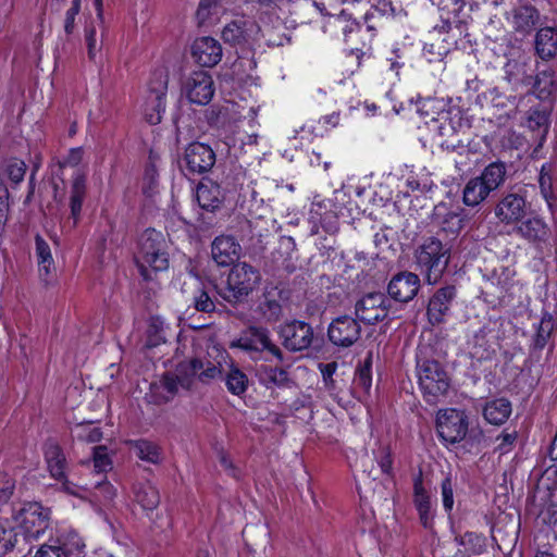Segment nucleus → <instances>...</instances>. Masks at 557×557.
<instances>
[{
	"instance_id": "obj_1",
	"label": "nucleus",
	"mask_w": 557,
	"mask_h": 557,
	"mask_svg": "<svg viewBox=\"0 0 557 557\" xmlns=\"http://www.w3.org/2000/svg\"><path fill=\"white\" fill-rule=\"evenodd\" d=\"M221 375L222 368L220 363L197 358L183 361L176 367L174 373H166L161 380V387L166 393L163 397L169 400L174 397L180 388H190L196 377L201 382H210Z\"/></svg>"
},
{
	"instance_id": "obj_2",
	"label": "nucleus",
	"mask_w": 557,
	"mask_h": 557,
	"mask_svg": "<svg viewBox=\"0 0 557 557\" xmlns=\"http://www.w3.org/2000/svg\"><path fill=\"white\" fill-rule=\"evenodd\" d=\"M168 240L162 232L146 230L138 243L137 264L145 278L150 277L149 270L164 271L169 267Z\"/></svg>"
},
{
	"instance_id": "obj_3",
	"label": "nucleus",
	"mask_w": 557,
	"mask_h": 557,
	"mask_svg": "<svg viewBox=\"0 0 557 557\" xmlns=\"http://www.w3.org/2000/svg\"><path fill=\"white\" fill-rule=\"evenodd\" d=\"M449 248L431 237L416 250V263L429 284H436L449 262Z\"/></svg>"
},
{
	"instance_id": "obj_4",
	"label": "nucleus",
	"mask_w": 557,
	"mask_h": 557,
	"mask_svg": "<svg viewBox=\"0 0 557 557\" xmlns=\"http://www.w3.org/2000/svg\"><path fill=\"white\" fill-rule=\"evenodd\" d=\"M260 272L246 262H238L231 269L226 286L220 295L231 304L244 301L260 284Z\"/></svg>"
},
{
	"instance_id": "obj_5",
	"label": "nucleus",
	"mask_w": 557,
	"mask_h": 557,
	"mask_svg": "<svg viewBox=\"0 0 557 557\" xmlns=\"http://www.w3.org/2000/svg\"><path fill=\"white\" fill-rule=\"evenodd\" d=\"M506 177V166L502 162L488 164L481 175L471 178L463 188V202L475 207L483 202L488 195L496 190Z\"/></svg>"
},
{
	"instance_id": "obj_6",
	"label": "nucleus",
	"mask_w": 557,
	"mask_h": 557,
	"mask_svg": "<svg viewBox=\"0 0 557 557\" xmlns=\"http://www.w3.org/2000/svg\"><path fill=\"white\" fill-rule=\"evenodd\" d=\"M417 373L419 385L424 396L428 397V401H434L435 398L447 392L449 379L440 362L429 359H418Z\"/></svg>"
},
{
	"instance_id": "obj_7",
	"label": "nucleus",
	"mask_w": 557,
	"mask_h": 557,
	"mask_svg": "<svg viewBox=\"0 0 557 557\" xmlns=\"http://www.w3.org/2000/svg\"><path fill=\"white\" fill-rule=\"evenodd\" d=\"M85 547L83 537L76 531L64 529L40 545L34 557H81Z\"/></svg>"
},
{
	"instance_id": "obj_8",
	"label": "nucleus",
	"mask_w": 557,
	"mask_h": 557,
	"mask_svg": "<svg viewBox=\"0 0 557 557\" xmlns=\"http://www.w3.org/2000/svg\"><path fill=\"white\" fill-rule=\"evenodd\" d=\"M17 527L28 539L37 540L50 524V510L39 503H26L14 515Z\"/></svg>"
},
{
	"instance_id": "obj_9",
	"label": "nucleus",
	"mask_w": 557,
	"mask_h": 557,
	"mask_svg": "<svg viewBox=\"0 0 557 557\" xmlns=\"http://www.w3.org/2000/svg\"><path fill=\"white\" fill-rule=\"evenodd\" d=\"M168 83L169 75L164 69L156 70L152 73L145 101V116L147 122L152 125L161 122L162 113L165 111Z\"/></svg>"
},
{
	"instance_id": "obj_10",
	"label": "nucleus",
	"mask_w": 557,
	"mask_h": 557,
	"mask_svg": "<svg viewBox=\"0 0 557 557\" xmlns=\"http://www.w3.org/2000/svg\"><path fill=\"white\" fill-rule=\"evenodd\" d=\"M436 428L438 436L446 445L456 444L467 435L468 419L463 411L446 408L437 412Z\"/></svg>"
},
{
	"instance_id": "obj_11",
	"label": "nucleus",
	"mask_w": 557,
	"mask_h": 557,
	"mask_svg": "<svg viewBox=\"0 0 557 557\" xmlns=\"http://www.w3.org/2000/svg\"><path fill=\"white\" fill-rule=\"evenodd\" d=\"M505 78L508 83L513 85H531L539 92V97H543L544 94H550V87L553 85L552 75L546 71L539 74L533 82V77L527 72V64L516 60L508 61L505 64Z\"/></svg>"
},
{
	"instance_id": "obj_12",
	"label": "nucleus",
	"mask_w": 557,
	"mask_h": 557,
	"mask_svg": "<svg viewBox=\"0 0 557 557\" xmlns=\"http://www.w3.org/2000/svg\"><path fill=\"white\" fill-rule=\"evenodd\" d=\"M215 163L213 149L202 143L189 144L184 152L182 168L186 174H202L211 170Z\"/></svg>"
},
{
	"instance_id": "obj_13",
	"label": "nucleus",
	"mask_w": 557,
	"mask_h": 557,
	"mask_svg": "<svg viewBox=\"0 0 557 557\" xmlns=\"http://www.w3.org/2000/svg\"><path fill=\"white\" fill-rule=\"evenodd\" d=\"M183 92L191 103L206 106L214 95L211 75L206 71L190 73L183 83Z\"/></svg>"
},
{
	"instance_id": "obj_14",
	"label": "nucleus",
	"mask_w": 557,
	"mask_h": 557,
	"mask_svg": "<svg viewBox=\"0 0 557 557\" xmlns=\"http://www.w3.org/2000/svg\"><path fill=\"white\" fill-rule=\"evenodd\" d=\"M361 326L358 320L349 315L335 318L327 327L330 342L337 347H350L358 342Z\"/></svg>"
},
{
	"instance_id": "obj_15",
	"label": "nucleus",
	"mask_w": 557,
	"mask_h": 557,
	"mask_svg": "<svg viewBox=\"0 0 557 557\" xmlns=\"http://www.w3.org/2000/svg\"><path fill=\"white\" fill-rule=\"evenodd\" d=\"M231 346L250 352L268 350L272 355L281 358L280 348L272 343L269 331L263 327L251 326L247 329Z\"/></svg>"
},
{
	"instance_id": "obj_16",
	"label": "nucleus",
	"mask_w": 557,
	"mask_h": 557,
	"mask_svg": "<svg viewBox=\"0 0 557 557\" xmlns=\"http://www.w3.org/2000/svg\"><path fill=\"white\" fill-rule=\"evenodd\" d=\"M355 313L358 320L374 324L387 317L388 300L382 293H370L356 302Z\"/></svg>"
},
{
	"instance_id": "obj_17",
	"label": "nucleus",
	"mask_w": 557,
	"mask_h": 557,
	"mask_svg": "<svg viewBox=\"0 0 557 557\" xmlns=\"http://www.w3.org/2000/svg\"><path fill=\"white\" fill-rule=\"evenodd\" d=\"M45 458L51 476L61 482L62 490L71 495H79L77 485L65 478L66 460L60 446L52 442L47 443Z\"/></svg>"
},
{
	"instance_id": "obj_18",
	"label": "nucleus",
	"mask_w": 557,
	"mask_h": 557,
	"mask_svg": "<svg viewBox=\"0 0 557 557\" xmlns=\"http://www.w3.org/2000/svg\"><path fill=\"white\" fill-rule=\"evenodd\" d=\"M281 337L283 345L292 351H301L309 348L313 341L311 325L301 321H293L282 326Z\"/></svg>"
},
{
	"instance_id": "obj_19",
	"label": "nucleus",
	"mask_w": 557,
	"mask_h": 557,
	"mask_svg": "<svg viewBox=\"0 0 557 557\" xmlns=\"http://www.w3.org/2000/svg\"><path fill=\"white\" fill-rule=\"evenodd\" d=\"M515 233L535 246L547 244L552 234L548 224L537 214L523 218L516 225Z\"/></svg>"
},
{
	"instance_id": "obj_20",
	"label": "nucleus",
	"mask_w": 557,
	"mask_h": 557,
	"mask_svg": "<svg viewBox=\"0 0 557 557\" xmlns=\"http://www.w3.org/2000/svg\"><path fill=\"white\" fill-rule=\"evenodd\" d=\"M527 202L518 194H508L495 207L496 218L506 225H517L525 218Z\"/></svg>"
},
{
	"instance_id": "obj_21",
	"label": "nucleus",
	"mask_w": 557,
	"mask_h": 557,
	"mask_svg": "<svg viewBox=\"0 0 557 557\" xmlns=\"http://www.w3.org/2000/svg\"><path fill=\"white\" fill-rule=\"evenodd\" d=\"M191 52L198 64L212 67L221 61L223 49L214 37H196Z\"/></svg>"
},
{
	"instance_id": "obj_22",
	"label": "nucleus",
	"mask_w": 557,
	"mask_h": 557,
	"mask_svg": "<svg viewBox=\"0 0 557 557\" xmlns=\"http://www.w3.org/2000/svg\"><path fill=\"white\" fill-rule=\"evenodd\" d=\"M242 247L235 237L220 235L211 244V256L219 267H228L239 259Z\"/></svg>"
},
{
	"instance_id": "obj_23",
	"label": "nucleus",
	"mask_w": 557,
	"mask_h": 557,
	"mask_svg": "<svg viewBox=\"0 0 557 557\" xmlns=\"http://www.w3.org/2000/svg\"><path fill=\"white\" fill-rule=\"evenodd\" d=\"M496 345L494 332L483 326L468 341V354L478 361L487 360L495 354Z\"/></svg>"
},
{
	"instance_id": "obj_24",
	"label": "nucleus",
	"mask_w": 557,
	"mask_h": 557,
	"mask_svg": "<svg viewBox=\"0 0 557 557\" xmlns=\"http://www.w3.org/2000/svg\"><path fill=\"white\" fill-rule=\"evenodd\" d=\"M419 287L420 280L417 274L400 272L391 280L387 290L393 299L407 302L417 295Z\"/></svg>"
},
{
	"instance_id": "obj_25",
	"label": "nucleus",
	"mask_w": 557,
	"mask_h": 557,
	"mask_svg": "<svg viewBox=\"0 0 557 557\" xmlns=\"http://www.w3.org/2000/svg\"><path fill=\"white\" fill-rule=\"evenodd\" d=\"M513 26L515 29L520 33L537 30L536 35H540L541 32L545 30L557 35V25L542 26V24H540V14L533 7L525 5L519 8L513 15Z\"/></svg>"
},
{
	"instance_id": "obj_26",
	"label": "nucleus",
	"mask_w": 557,
	"mask_h": 557,
	"mask_svg": "<svg viewBox=\"0 0 557 557\" xmlns=\"http://www.w3.org/2000/svg\"><path fill=\"white\" fill-rule=\"evenodd\" d=\"M198 205L206 211L214 212L224 200V193L219 184L213 181L201 182L196 190Z\"/></svg>"
},
{
	"instance_id": "obj_27",
	"label": "nucleus",
	"mask_w": 557,
	"mask_h": 557,
	"mask_svg": "<svg viewBox=\"0 0 557 557\" xmlns=\"http://www.w3.org/2000/svg\"><path fill=\"white\" fill-rule=\"evenodd\" d=\"M455 296L456 289L454 286L440 288L434 294L428 306V314L433 323L442 322L443 317L448 311L449 305Z\"/></svg>"
},
{
	"instance_id": "obj_28",
	"label": "nucleus",
	"mask_w": 557,
	"mask_h": 557,
	"mask_svg": "<svg viewBox=\"0 0 557 557\" xmlns=\"http://www.w3.org/2000/svg\"><path fill=\"white\" fill-rule=\"evenodd\" d=\"M86 196V175L81 172V170H76L71 185L70 191V208H71V216L74 220V224L77 223L81 212L83 201Z\"/></svg>"
},
{
	"instance_id": "obj_29",
	"label": "nucleus",
	"mask_w": 557,
	"mask_h": 557,
	"mask_svg": "<svg viewBox=\"0 0 557 557\" xmlns=\"http://www.w3.org/2000/svg\"><path fill=\"white\" fill-rule=\"evenodd\" d=\"M79 491V497L83 496V492H89L94 499L100 504H107L113 500L116 495L114 486L106 480V476H99L97 480L84 485H77Z\"/></svg>"
},
{
	"instance_id": "obj_30",
	"label": "nucleus",
	"mask_w": 557,
	"mask_h": 557,
	"mask_svg": "<svg viewBox=\"0 0 557 557\" xmlns=\"http://www.w3.org/2000/svg\"><path fill=\"white\" fill-rule=\"evenodd\" d=\"M281 290L276 288H272L265 290L263 294V299L258 306V309L262 315V318L267 322H275L282 315V305H281Z\"/></svg>"
},
{
	"instance_id": "obj_31",
	"label": "nucleus",
	"mask_w": 557,
	"mask_h": 557,
	"mask_svg": "<svg viewBox=\"0 0 557 557\" xmlns=\"http://www.w3.org/2000/svg\"><path fill=\"white\" fill-rule=\"evenodd\" d=\"M258 381L267 388L285 387L288 384L287 372L277 367L261 364L256 372Z\"/></svg>"
},
{
	"instance_id": "obj_32",
	"label": "nucleus",
	"mask_w": 557,
	"mask_h": 557,
	"mask_svg": "<svg viewBox=\"0 0 557 557\" xmlns=\"http://www.w3.org/2000/svg\"><path fill=\"white\" fill-rule=\"evenodd\" d=\"M133 493L134 500L146 511H152L160 503L159 492L148 481L136 483Z\"/></svg>"
},
{
	"instance_id": "obj_33",
	"label": "nucleus",
	"mask_w": 557,
	"mask_h": 557,
	"mask_svg": "<svg viewBox=\"0 0 557 557\" xmlns=\"http://www.w3.org/2000/svg\"><path fill=\"white\" fill-rule=\"evenodd\" d=\"M35 255L39 275L47 281L54 269V260L49 244L40 235L35 237Z\"/></svg>"
},
{
	"instance_id": "obj_34",
	"label": "nucleus",
	"mask_w": 557,
	"mask_h": 557,
	"mask_svg": "<svg viewBox=\"0 0 557 557\" xmlns=\"http://www.w3.org/2000/svg\"><path fill=\"white\" fill-rule=\"evenodd\" d=\"M195 18L197 26L207 32L219 20V0H200Z\"/></svg>"
},
{
	"instance_id": "obj_35",
	"label": "nucleus",
	"mask_w": 557,
	"mask_h": 557,
	"mask_svg": "<svg viewBox=\"0 0 557 557\" xmlns=\"http://www.w3.org/2000/svg\"><path fill=\"white\" fill-rule=\"evenodd\" d=\"M557 326L556 319L550 313H544L536 326L532 344V355L541 351L549 342L552 333Z\"/></svg>"
},
{
	"instance_id": "obj_36",
	"label": "nucleus",
	"mask_w": 557,
	"mask_h": 557,
	"mask_svg": "<svg viewBox=\"0 0 557 557\" xmlns=\"http://www.w3.org/2000/svg\"><path fill=\"white\" fill-rule=\"evenodd\" d=\"M511 413V404L505 398H498L487 403L484 407L483 414L486 421L492 424L504 423Z\"/></svg>"
},
{
	"instance_id": "obj_37",
	"label": "nucleus",
	"mask_w": 557,
	"mask_h": 557,
	"mask_svg": "<svg viewBox=\"0 0 557 557\" xmlns=\"http://www.w3.org/2000/svg\"><path fill=\"white\" fill-rule=\"evenodd\" d=\"M414 505L422 524L425 528L430 527L432 521L431 499L420 481L414 483Z\"/></svg>"
},
{
	"instance_id": "obj_38",
	"label": "nucleus",
	"mask_w": 557,
	"mask_h": 557,
	"mask_svg": "<svg viewBox=\"0 0 557 557\" xmlns=\"http://www.w3.org/2000/svg\"><path fill=\"white\" fill-rule=\"evenodd\" d=\"M260 30L253 18L246 15H236L223 27L222 35H252Z\"/></svg>"
},
{
	"instance_id": "obj_39",
	"label": "nucleus",
	"mask_w": 557,
	"mask_h": 557,
	"mask_svg": "<svg viewBox=\"0 0 557 557\" xmlns=\"http://www.w3.org/2000/svg\"><path fill=\"white\" fill-rule=\"evenodd\" d=\"M455 541L458 545L463 546L469 555H481L486 550V537L475 532H466L456 536Z\"/></svg>"
},
{
	"instance_id": "obj_40",
	"label": "nucleus",
	"mask_w": 557,
	"mask_h": 557,
	"mask_svg": "<svg viewBox=\"0 0 557 557\" xmlns=\"http://www.w3.org/2000/svg\"><path fill=\"white\" fill-rule=\"evenodd\" d=\"M248 383L247 375L238 367L232 366L225 375L226 388L233 395H244L248 389Z\"/></svg>"
},
{
	"instance_id": "obj_41",
	"label": "nucleus",
	"mask_w": 557,
	"mask_h": 557,
	"mask_svg": "<svg viewBox=\"0 0 557 557\" xmlns=\"http://www.w3.org/2000/svg\"><path fill=\"white\" fill-rule=\"evenodd\" d=\"M135 455L147 462L158 463L161 458L160 448L157 444L147 440H137L131 442Z\"/></svg>"
},
{
	"instance_id": "obj_42",
	"label": "nucleus",
	"mask_w": 557,
	"mask_h": 557,
	"mask_svg": "<svg viewBox=\"0 0 557 557\" xmlns=\"http://www.w3.org/2000/svg\"><path fill=\"white\" fill-rule=\"evenodd\" d=\"M450 50V44L445 37H430V40L424 42L423 55L429 62L440 61Z\"/></svg>"
},
{
	"instance_id": "obj_43",
	"label": "nucleus",
	"mask_w": 557,
	"mask_h": 557,
	"mask_svg": "<svg viewBox=\"0 0 557 557\" xmlns=\"http://www.w3.org/2000/svg\"><path fill=\"white\" fill-rule=\"evenodd\" d=\"M165 342L164 324L161 320L152 318L146 333V348L157 347Z\"/></svg>"
},
{
	"instance_id": "obj_44",
	"label": "nucleus",
	"mask_w": 557,
	"mask_h": 557,
	"mask_svg": "<svg viewBox=\"0 0 557 557\" xmlns=\"http://www.w3.org/2000/svg\"><path fill=\"white\" fill-rule=\"evenodd\" d=\"M313 207H318V208H321V205L320 203H313ZM318 214V211L312 208L311 210V220L313 221L314 225L311 230L312 234H318L319 233V225L324 228L327 233H335L337 231V225H336V218L334 215L333 212H325V214L323 216H321L320 219H317V215Z\"/></svg>"
},
{
	"instance_id": "obj_45",
	"label": "nucleus",
	"mask_w": 557,
	"mask_h": 557,
	"mask_svg": "<svg viewBox=\"0 0 557 557\" xmlns=\"http://www.w3.org/2000/svg\"><path fill=\"white\" fill-rule=\"evenodd\" d=\"M92 463L94 469L97 473V476H104L103 473L109 471L112 467L111 458L108 454V449L106 446H96L94 447L92 453Z\"/></svg>"
},
{
	"instance_id": "obj_46",
	"label": "nucleus",
	"mask_w": 557,
	"mask_h": 557,
	"mask_svg": "<svg viewBox=\"0 0 557 557\" xmlns=\"http://www.w3.org/2000/svg\"><path fill=\"white\" fill-rule=\"evenodd\" d=\"M17 542V534L13 528L0 522V556L12 552Z\"/></svg>"
},
{
	"instance_id": "obj_47",
	"label": "nucleus",
	"mask_w": 557,
	"mask_h": 557,
	"mask_svg": "<svg viewBox=\"0 0 557 557\" xmlns=\"http://www.w3.org/2000/svg\"><path fill=\"white\" fill-rule=\"evenodd\" d=\"M75 434L78 440L87 443H97L102 438L100 428L91 423L77 425Z\"/></svg>"
},
{
	"instance_id": "obj_48",
	"label": "nucleus",
	"mask_w": 557,
	"mask_h": 557,
	"mask_svg": "<svg viewBox=\"0 0 557 557\" xmlns=\"http://www.w3.org/2000/svg\"><path fill=\"white\" fill-rule=\"evenodd\" d=\"M371 367L372 360L371 357H369L366 359L364 363L360 366L356 371L355 383L364 392H368L372 385Z\"/></svg>"
},
{
	"instance_id": "obj_49",
	"label": "nucleus",
	"mask_w": 557,
	"mask_h": 557,
	"mask_svg": "<svg viewBox=\"0 0 557 557\" xmlns=\"http://www.w3.org/2000/svg\"><path fill=\"white\" fill-rule=\"evenodd\" d=\"M535 50L543 60L550 59L557 50L555 37H535Z\"/></svg>"
},
{
	"instance_id": "obj_50",
	"label": "nucleus",
	"mask_w": 557,
	"mask_h": 557,
	"mask_svg": "<svg viewBox=\"0 0 557 557\" xmlns=\"http://www.w3.org/2000/svg\"><path fill=\"white\" fill-rule=\"evenodd\" d=\"M527 125L532 131H540L545 135L548 128V116L545 111L531 110L528 116Z\"/></svg>"
},
{
	"instance_id": "obj_51",
	"label": "nucleus",
	"mask_w": 557,
	"mask_h": 557,
	"mask_svg": "<svg viewBox=\"0 0 557 557\" xmlns=\"http://www.w3.org/2000/svg\"><path fill=\"white\" fill-rule=\"evenodd\" d=\"M4 172L14 184H18L24 180L26 164L20 159H11L7 162Z\"/></svg>"
},
{
	"instance_id": "obj_52",
	"label": "nucleus",
	"mask_w": 557,
	"mask_h": 557,
	"mask_svg": "<svg viewBox=\"0 0 557 557\" xmlns=\"http://www.w3.org/2000/svg\"><path fill=\"white\" fill-rule=\"evenodd\" d=\"M442 503L444 509L449 512L454 508V487L449 476H446L441 483Z\"/></svg>"
},
{
	"instance_id": "obj_53",
	"label": "nucleus",
	"mask_w": 557,
	"mask_h": 557,
	"mask_svg": "<svg viewBox=\"0 0 557 557\" xmlns=\"http://www.w3.org/2000/svg\"><path fill=\"white\" fill-rule=\"evenodd\" d=\"M323 383L326 389L332 391L335 388V381L333 380V375L337 370V363L336 362H329V363H319L318 366Z\"/></svg>"
},
{
	"instance_id": "obj_54",
	"label": "nucleus",
	"mask_w": 557,
	"mask_h": 557,
	"mask_svg": "<svg viewBox=\"0 0 557 557\" xmlns=\"http://www.w3.org/2000/svg\"><path fill=\"white\" fill-rule=\"evenodd\" d=\"M516 438L517 436L515 432H503L500 435L496 437L495 450L498 451L500 455L509 453L513 448Z\"/></svg>"
},
{
	"instance_id": "obj_55",
	"label": "nucleus",
	"mask_w": 557,
	"mask_h": 557,
	"mask_svg": "<svg viewBox=\"0 0 557 557\" xmlns=\"http://www.w3.org/2000/svg\"><path fill=\"white\" fill-rule=\"evenodd\" d=\"M375 460L384 474L392 475L393 460L387 447H382L377 450Z\"/></svg>"
},
{
	"instance_id": "obj_56",
	"label": "nucleus",
	"mask_w": 557,
	"mask_h": 557,
	"mask_svg": "<svg viewBox=\"0 0 557 557\" xmlns=\"http://www.w3.org/2000/svg\"><path fill=\"white\" fill-rule=\"evenodd\" d=\"M14 486V481L7 473L0 472V504H4L10 499Z\"/></svg>"
},
{
	"instance_id": "obj_57",
	"label": "nucleus",
	"mask_w": 557,
	"mask_h": 557,
	"mask_svg": "<svg viewBox=\"0 0 557 557\" xmlns=\"http://www.w3.org/2000/svg\"><path fill=\"white\" fill-rule=\"evenodd\" d=\"M320 127L315 132V135L322 136L323 132H329L330 129L336 127L339 124V112H333L331 114H326L322 116L318 121Z\"/></svg>"
},
{
	"instance_id": "obj_58",
	"label": "nucleus",
	"mask_w": 557,
	"mask_h": 557,
	"mask_svg": "<svg viewBox=\"0 0 557 557\" xmlns=\"http://www.w3.org/2000/svg\"><path fill=\"white\" fill-rule=\"evenodd\" d=\"M373 18V14L367 13L363 17V22H352L349 26H346L343 30L344 33H360V32H373L375 30V26L371 24Z\"/></svg>"
},
{
	"instance_id": "obj_59",
	"label": "nucleus",
	"mask_w": 557,
	"mask_h": 557,
	"mask_svg": "<svg viewBox=\"0 0 557 557\" xmlns=\"http://www.w3.org/2000/svg\"><path fill=\"white\" fill-rule=\"evenodd\" d=\"M79 11H81V0H73L71 8L66 11L65 21H64V29L67 34L73 33L75 17L79 13Z\"/></svg>"
},
{
	"instance_id": "obj_60",
	"label": "nucleus",
	"mask_w": 557,
	"mask_h": 557,
	"mask_svg": "<svg viewBox=\"0 0 557 557\" xmlns=\"http://www.w3.org/2000/svg\"><path fill=\"white\" fill-rule=\"evenodd\" d=\"M195 307L199 311L210 312L214 309V302L206 292H200L199 295L195 297Z\"/></svg>"
},
{
	"instance_id": "obj_61",
	"label": "nucleus",
	"mask_w": 557,
	"mask_h": 557,
	"mask_svg": "<svg viewBox=\"0 0 557 557\" xmlns=\"http://www.w3.org/2000/svg\"><path fill=\"white\" fill-rule=\"evenodd\" d=\"M545 166L542 168L539 183L543 197L548 200L552 197V178L548 173L545 172Z\"/></svg>"
},
{
	"instance_id": "obj_62",
	"label": "nucleus",
	"mask_w": 557,
	"mask_h": 557,
	"mask_svg": "<svg viewBox=\"0 0 557 557\" xmlns=\"http://www.w3.org/2000/svg\"><path fill=\"white\" fill-rule=\"evenodd\" d=\"M364 55V53L359 49H352L346 54V63L350 65L347 71L349 74H354L355 70L359 67L361 58Z\"/></svg>"
},
{
	"instance_id": "obj_63",
	"label": "nucleus",
	"mask_w": 557,
	"mask_h": 557,
	"mask_svg": "<svg viewBox=\"0 0 557 557\" xmlns=\"http://www.w3.org/2000/svg\"><path fill=\"white\" fill-rule=\"evenodd\" d=\"M84 151L82 148H74L70 151L66 157L64 164L70 166H76L83 159Z\"/></svg>"
},
{
	"instance_id": "obj_64",
	"label": "nucleus",
	"mask_w": 557,
	"mask_h": 557,
	"mask_svg": "<svg viewBox=\"0 0 557 557\" xmlns=\"http://www.w3.org/2000/svg\"><path fill=\"white\" fill-rule=\"evenodd\" d=\"M552 536L555 541V545L549 548L545 546L540 547L535 557H557V536L555 533H553Z\"/></svg>"
}]
</instances>
